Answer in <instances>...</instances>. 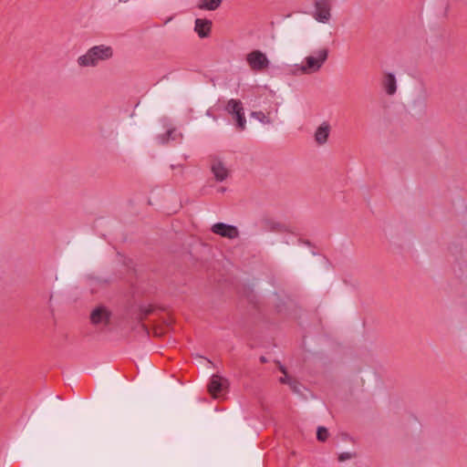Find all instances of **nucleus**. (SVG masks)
<instances>
[{
    "instance_id": "b1692460",
    "label": "nucleus",
    "mask_w": 467,
    "mask_h": 467,
    "mask_svg": "<svg viewBox=\"0 0 467 467\" xmlns=\"http://www.w3.org/2000/svg\"><path fill=\"white\" fill-rule=\"evenodd\" d=\"M262 362H265V358L264 357L261 358Z\"/></svg>"
},
{
    "instance_id": "39448f33",
    "label": "nucleus",
    "mask_w": 467,
    "mask_h": 467,
    "mask_svg": "<svg viewBox=\"0 0 467 467\" xmlns=\"http://www.w3.org/2000/svg\"><path fill=\"white\" fill-rule=\"evenodd\" d=\"M212 232L223 237L234 239L238 236L239 233L235 226L225 224L223 223H217L212 226Z\"/></svg>"
},
{
    "instance_id": "9d476101",
    "label": "nucleus",
    "mask_w": 467,
    "mask_h": 467,
    "mask_svg": "<svg viewBox=\"0 0 467 467\" xmlns=\"http://www.w3.org/2000/svg\"><path fill=\"white\" fill-rule=\"evenodd\" d=\"M212 171L216 180L220 182L225 180L229 174L227 168L220 161H216L212 164Z\"/></svg>"
},
{
    "instance_id": "f8f14e48",
    "label": "nucleus",
    "mask_w": 467,
    "mask_h": 467,
    "mask_svg": "<svg viewBox=\"0 0 467 467\" xmlns=\"http://www.w3.org/2000/svg\"><path fill=\"white\" fill-rule=\"evenodd\" d=\"M222 4V0H201L198 7L203 10L214 11Z\"/></svg>"
},
{
    "instance_id": "2eb2a0df",
    "label": "nucleus",
    "mask_w": 467,
    "mask_h": 467,
    "mask_svg": "<svg viewBox=\"0 0 467 467\" xmlns=\"http://www.w3.org/2000/svg\"><path fill=\"white\" fill-rule=\"evenodd\" d=\"M252 116L263 123H269L268 117L263 111H254Z\"/></svg>"
},
{
    "instance_id": "6ab92c4d",
    "label": "nucleus",
    "mask_w": 467,
    "mask_h": 467,
    "mask_svg": "<svg viewBox=\"0 0 467 467\" xmlns=\"http://www.w3.org/2000/svg\"><path fill=\"white\" fill-rule=\"evenodd\" d=\"M331 5V0H315V5Z\"/></svg>"
},
{
    "instance_id": "4be33fe9",
    "label": "nucleus",
    "mask_w": 467,
    "mask_h": 467,
    "mask_svg": "<svg viewBox=\"0 0 467 467\" xmlns=\"http://www.w3.org/2000/svg\"><path fill=\"white\" fill-rule=\"evenodd\" d=\"M280 371H281L282 373H284L285 375H286V369H285V367L280 366Z\"/></svg>"
},
{
    "instance_id": "9b49d317",
    "label": "nucleus",
    "mask_w": 467,
    "mask_h": 467,
    "mask_svg": "<svg viewBox=\"0 0 467 467\" xmlns=\"http://www.w3.org/2000/svg\"><path fill=\"white\" fill-rule=\"evenodd\" d=\"M330 127L327 123L324 122L317 130L315 139L318 144H323L327 140Z\"/></svg>"
},
{
    "instance_id": "f03ea898",
    "label": "nucleus",
    "mask_w": 467,
    "mask_h": 467,
    "mask_svg": "<svg viewBox=\"0 0 467 467\" xmlns=\"http://www.w3.org/2000/svg\"><path fill=\"white\" fill-rule=\"evenodd\" d=\"M246 62L254 72H261L269 67L270 61L266 55L260 50H253L246 55Z\"/></svg>"
},
{
    "instance_id": "f257e3e1",
    "label": "nucleus",
    "mask_w": 467,
    "mask_h": 467,
    "mask_svg": "<svg viewBox=\"0 0 467 467\" xmlns=\"http://www.w3.org/2000/svg\"><path fill=\"white\" fill-rule=\"evenodd\" d=\"M113 56L111 47L100 45L95 46L88 52L78 58V63L81 67H95L99 61L109 59Z\"/></svg>"
},
{
    "instance_id": "7ed1b4c3",
    "label": "nucleus",
    "mask_w": 467,
    "mask_h": 467,
    "mask_svg": "<svg viewBox=\"0 0 467 467\" xmlns=\"http://www.w3.org/2000/svg\"><path fill=\"white\" fill-rule=\"evenodd\" d=\"M225 109L235 118L237 129L244 130L245 129L246 119L242 102L239 99H231L228 100Z\"/></svg>"
},
{
    "instance_id": "1a4fd4ad",
    "label": "nucleus",
    "mask_w": 467,
    "mask_h": 467,
    "mask_svg": "<svg viewBox=\"0 0 467 467\" xmlns=\"http://www.w3.org/2000/svg\"><path fill=\"white\" fill-rule=\"evenodd\" d=\"M331 5H315L314 17L321 23H327L330 19Z\"/></svg>"
},
{
    "instance_id": "aec40b11",
    "label": "nucleus",
    "mask_w": 467,
    "mask_h": 467,
    "mask_svg": "<svg viewBox=\"0 0 467 467\" xmlns=\"http://www.w3.org/2000/svg\"><path fill=\"white\" fill-rule=\"evenodd\" d=\"M280 382L283 384H291V379L286 375H285L284 378H280Z\"/></svg>"
},
{
    "instance_id": "dca6fc26",
    "label": "nucleus",
    "mask_w": 467,
    "mask_h": 467,
    "mask_svg": "<svg viewBox=\"0 0 467 467\" xmlns=\"http://www.w3.org/2000/svg\"><path fill=\"white\" fill-rule=\"evenodd\" d=\"M153 312V307L152 306H147V307H144V308H141V317H140V320H143L144 318H146L148 316H150L151 313Z\"/></svg>"
},
{
    "instance_id": "412c9836",
    "label": "nucleus",
    "mask_w": 467,
    "mask_h": 467,
    "mask_svg": "<svg viewBox=\"0 0 467 467\" xmlns=\"http://www.w3.org/2000/svg\"><path fill=\"white\" fill-rule=\"evenodd\" d=\"M290 387L293 389L294 391H297L296 389V382L291 380V384H289Z\"/></svg>"
},
{
    "instance_id": "20e7f679",
    "label": "nucleus",
    "mask_w": 467,
    "mask_h": 467,
    "mask_svg": "<svg viewBox=\"0 0 467 467\" xmlns=\"http://www.w3.org/2000/svg\"><path fill=\"white\" fill-rule=\"evenodd\" d=\"M328 51L327 48H323L317 51V56H309L306 57V64L302 69L304 72H315L317 71L324 62L327 60Z\"/></svg>"
},
{
    "instance_id": "6e6552de",
    "label": "nucleus",
    "mask_w": 467,
    "mask_h": 467,
    "mask_svg": "<svg viewBox=\"0 0 467 467\" xmlns=\"http://www.w3.org/2000/svg\"><path fill=\"white\" fill-rule=\"evenodd\" d=\"M195 31L202 38L209 36L212 30V21L197 18L195 20Z\"/></svg>"
},
{
    "instance_id": "ddd939ff",
    "label": "nucleus",
    "mask_w": 467,
    "mask_h": 467,
    "mask_svg": "<svg viewBox=\"0 0 467 467\" xmlns=\"http://www.w3.org/2000/svg\"><path fill=\"white\" fill-rule=\"evenodd\" d=\"M385 88L389 95H393L396 92V78L391 73H388L385 77Z\"/></svg>"
},
{
    "instance_id": "f3484780",
    "label": "nucleus",
    "mask_w": 467,
    "mask_h": 467,
    "mask_svg": "<svg viewBox=\"0 0 467 467\" xmlns=\"http://www.w3.org/2000/svg\"><path fill=\"white\" fill-rule=\"evenodd\" d=\"M174 132V130H168L162 138V142H166L171 138L172 133Z\"/></svg>"
},
{
    "instance_id": "4468645a",
    "label": "nucleus",
    "mask_w": 467,
    "mask_h": 467,
    "mask_svg": "<svg viewBox=\"0 0 467 467\" xmlns=\"http://www.w3.org/2000/svg\"><path fill=\"white\" fill-rule=\"evenodd\" d=\"M328 431L325 427H318L317 431V438L320 441H326L328 438Z\"/></svg>"
},
{
    "instance_id": "a211bd4d",
    "label": "nucleus",
    "mask_w": 467,
    "mask_h": 467,
    "mask_svg": "<svg viewBox=\"0 0 467 467\" xmlns=\"http://www.w3.org/2000/svg\"><path fill=\"white\" fill-rule=\"evenodd\" d=\"M352 457V455L349 452H343L340 453L338 456V461L343 462L345 460H348Z\"/></svg>"
},
{
    "instance_id": "423d86ee",
    "label": "nucleus",
    "mask_w": 467,
    "mask_h": 467,
    "mask_svg": "<svg viewBox=\"0 0 467 467\" xmlns=\"http://www.w3.org/2000/svg\"><path fill=\"white\" fill-rule=\"evenodd\" d=\"M224 383H227L226 379H223L219 375H213L208 384V391L213 397L217 398L224 388Z\"/></svg>"
},
{
    "instance_id": "0eeeda50",
    "label": "nucleus",
    "mask_w": 467,
    "mask_h": 467,
    "mask_svg": "<svg viewBox=\"0 0 467 467\" xmlns=\"http://www.w3.org/2000/svg\"><path fill=\"white\" fill-rule=\"evenodd\" d=\"M110 318V313L103 306L95 308L90 314L91 323L94 325L98 324H109Z\"/></svg>"
},
{
    "instance_id": "5701e85b",
    "label": "nucleus",
    "mask_w": 467,
    "mask_h": 467,
    "mask_svg": "<svg viewBox=\"0 0 467 467\" xmlns=\"http://www.w3.org/2000/svg\"><path fill=\"white\" fill-rule=\"evenodd\" d=\"M119 3H127L129 0H119Z\"/></svg>"
}]
</instances>
